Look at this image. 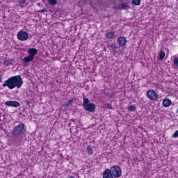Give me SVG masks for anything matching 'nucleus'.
Listing matches in <instances>:
<instances>
[{"mask_svg":"<svg viewBox=\"0 0 178 178\" xmlns=\"http://www.w3.org/2000/svg\"><path fill=\"white\" fill-rule=\"evenodd\" d=\"M48 3L51 6H55L58 3V0H48Z\"/></svg>","mask_w":178,"mask_h":178,"instance_id":"obj_16","label":"nucleus"},{"mask_svg":"<svg viewBox=\"0 0 178 178\" xmlns=\"http://www.w3.org/2000/svg\"><path fill=\"white\" fill-rule=\"evenodd\" d=\"M17 38L20 41H26L29 38V33L26 31H21L17 33Z\"/></svg>","mask_w":178,"mask_h":178,"instance_id":"obj_6","label":"nucleus"},{"mask_svg":"<svg viewBox=\"0 0 178 178\" xmlns=\"http://www.w3.org/2000/svg\"><path fill=\"white\" fill-rule=\"evenodd\" d=\"M108 49H110L111 52H116L118 49V46H116L115 44H110L108 46Z\"/></svg>","mask_w":178,"mask_h":178,"instance_id":"obj_14","label":"nucleus"},{"mask_svg":"<svg viewBox=\"0 0 178 178\" xmlns=\"http://www.w3.org/2000/svg\"><path fill=\"white\" fill-rule=\"evenodd\" d=\"M106 108H107L108 109H112V104H110V103H108V104H106Z\"/></svg>","mask_w":178,"mask_h":178,"instance_id":"obj_23","label":"nucleus"},{"mask_svg":"<svg viewBox=\"0 0 178 178\" xmlns=\"http://www.w3.org/2000/svg\"><path fill=\"white\" fill-rule=\"evenodd\" d=\"M12 134L13 136L22 137L24 134H26V125L24 124H19L14 128Z\"/></svg>","mask_w":178,"mask_h":178,"instance_id":"obj_3","label":"nucleus"},{"mask_svg":"<svg viewBox=\"0 0 178 178\" xmlns=\"http://www.w3.org/2000/svg\"><path fill=\"white\" fill-rule=\"evenodd\" d=\"M44 12H45V10H41V13H44Z\"/></svg>","mask_w":178,"mask_h":178,"instance_id":"obj_26","label":"nucleus"},{"mask_svg":"<svg viewBox=\"0 0 178 178\" xmlns=\"http://www.w3.org/2000/svg\"><path fill=\"white\" fill-rule=\"evenodd\" d=\"M82 106H83L86 111L88 112H95V104L91 103V101L89 100L88 98L83 97Z\"/></svg>","mask_w":178,"mask_h":178,"instance_id":"obj_2","label":"nucleus"},{"mask_svg":"<svg viewBox=\"0 0 178 178\" xmlns=\"http://www.w3.org/2000/svg\"><path fill=\"white\" fill-rule=\"evenodd\" d=\"M121 8L122 9H124V10H129L130 9V6L126 3H121Z\"/></svg>","mask_w":178,"mask_h":178,"instance_id":"obj_15","label":"nucleus"},{"mask_svg":"<svg viewBox=\"0 0 178 178\" xmlns=\"http://www.w3.org/2000/svg\"><path fill=\"white\" fill-rule=\"evenodd\" d=\"M33 60H34V58H32L30 56H26L22 59V65L23 66H27V63H30V62H33Z\"/></svg>","mask_w":178,"mask_h":178,"instance_id":"obj_10","label":"nucleus"},{"mask_svg":"<svg viewBox=\"0 0 178 178\" xmlns=\"http://www.w3.org/2000/svg\"><path fill=\"white\" fill-rule=\"evenodd\" d=\"M154 0H151V2H153Z\"/></svg>","mask_w":178,"mask_h":178,"instance_id":"obj_27","label":"nucleus"},{"mask_svg":"<svg viewBox=\"0 0 178 178\" xmlns=\"http://www.w3.org/2000/svg\"><path fill=\"white\" fill-rule=\"evenodd\" d=\"M163 105L165 106V108H168V106H170L172 105V101L169 99H165L163 100Z\"/></svg>","mask_w":178,"mask_h":178,"instance_id":"obj_13","label":"nucleus"},{"mask_svg":"<svg viewBox=\"0 0 178 178\" xmlns=\"http://www.w3.org/2000/svg\"><path fill=\"white\" fill-rule=\"evenodd\" d=\"M28 54L29 56H31V58H33L34 59V56L38 54V50L35 48H30L28 49Z\"/></svg>","mask_w":178,"mask_h":178,"instance_id":"obj_9","label":"nucleus"},{"mask_svg":"<svg viewBox=\"0 0 178 178\" xmlns=\"http://www.w3.org/2000/svg\"><path fill=\"white\" fill-rule=\"evenodd\" d=\"M73 102H74V99H71L70 100L67 101V104H65V106L69 108V106H70Z\"/></svg>","mask_w":178,"mask_h":178,"instance_id":"obj_17","label":"nucleus"},{"mask_svg":"<svg viewBox=\"0 0 178 178\" xmlns=\"http://www.w3.org/2000/svg\"><path fill=\"white\" fill-rule=\"evenodd\" d=\"M163 58H165V51H161L159 53V59L160 60H163Z\"/></svg>","mask_w":178,"mask_h":178,"instance_id":"obj_19","label":"nucleus"},{"mask_svg":"<svg viewBox=\"0 0 178 178\" xmlns=\"http://www.w3.org/2000/svg\"><path fill=\"white\" fill-rule=\"evenodd\" d=\"M19 3H22V5L26 3V0H19Z\"/></svg>","mask_w":178,"mask_h":178,"instance_id":"obj_25","label":"nucleus"},{"mask_svg":"<svg viewBox=\"0 0 178 178\" xmlns=\"http://www.w3.org/2000/svg\"><path fill=\"white\" fill-rule=\"evenodd\" d=\"M87 151H88V154H90V155H92L93 150H92V148L91 147V146H90V145L87 146Z\"/></svg>","mask_w":178,"mask_h":178,"instance_id":"obj_21","label":"nucleus"},{"mask_svg":"<svg viewBox=\"0 0 178 178\" xmlns=\"http://www.w3.org/2000/svg\"><path fill=\"white\" fill-rule=\"evenodd\" d=\"M127 109L129 112H134V111H136V107L134 106V105H131L128 107Z\"/></svg>","mask_w":178,"mask_h":178,"instance_id":"obj_20","label":"nucleus"},{"mask_svg":"<svg viewBox=\"0 0 178 178\" xmlns=\"http://www.w3.org/2000/svg\"><path fill=\"white\" fill-rule=\"evenodd\" d=\"M5 104L7 106H12L13 108H18V106H20V103L16 101H7Z\"/></svg>","mask_w":178,"mask_h":178,"instance_id":"obj_8","label":"nucleus"},{"mask_svg":"<svg viewBox=\"0 0 178 178\" xmlns=\"http://www.w3.org/2000/svg\"><path fill=\"white\" fill-rule=\"evenodd\" d=\"M141 3V0H132L131 5L138 6Z\"/></svg>","mask_w":178,"mask_h":178,"instance_id":"obj_18","label":"nucleus"},{"mask_svg":"<svg viewBox=\"0 0 178 178\" xmlns=\"http://www.w3.org/2000/svg\"><path fill=\"white\" fill-rule=\"evenodd\" d=\"M106 37L108 40H113L116 38V35H115V31H109L106 33Z\"/></svg>","mask_w":178,"mask_h":178,"instance_id":"obj_12","label":"nucleus"},{"mask_svg":"<svg viewBox=\"0 0 178 178\" xmlns=\"http://www.w3.org/2000/svg\"><path fill=\"white\" fill-rule=\"evenodd\" d=\"M117 42L119 47H123L124 45H126V44H127V40L124 36H121L117 39Z\"/></svg>","mask_w":178,"mask_h":178,"instance_id":"obj_7","label":"nucleus"},{"mask_svg":"<svg viewBox=\"0 0 178 178\" xmlns=\"http://www.w3.org/2000/svg\"><path fill=\"white\" fill-rule=\"evenodd\" d=\"M147 95L149 99L152 101H156V99H158V94L154 90H147Z\"/></svg>","mask_w":178,"mask_h":178,"instance_id":"obj_5","label":"nucleus"},{"mask_svg":"<svg viewBox=\"0 0 178 178\" xmlns=\"http://www.w3.org/2000/svg\"><path fill=\"white\" fill-rule=\"evenodd\" d=\"M23 86V79L20 75H17L9 78L3 84V87H8L10 90H13V88H20Z\"/></svg>","mask_w":178,"mask_h":178,"instance_id":"obj_1","label":"nucleus"},{"mask_svg":"<svg viewBox=\"0 0 178 178\" xmlns=\"http://www.w3.org/2000/svg\"><path fill=\"white\" fill-rule=\"evenodd\" d=\"M103 178H113V175L111 173V170L107 168L104 171Z\"/></svg>","mask_w":178,"mask_h":178,"instance_id":"obj_11","label":"nucleus"},{"mask_svg":"<svg viewBox=\"0 0 178 178\" xmlns=\"http://www.w3.org/2000/svg\"><path fill=\"white\" fill-rule=\"evenodd\" d=\"M110 172L115 177H120V176H122V169L119 165H113L111 167Z\"/></svg>","mask_w":178,"mask_h":178,"instance_id":"obj_4","label":"nucleus"},{"mask_svg":"<svg viewBox=\"0 0 178 178\" xmlns=\"http://www.w3.org/2000/svg\"><path fill=\"white\" fill-rule=\"evenodd\" d=\"M173 137H175V138H177V137H178V131H175V133L173 134Z\"/></svg>","mask_w":178,"mask_h":178,"instance_id":"obj_24","label":"nucleus"},{"mask_svg":"<svg viewBox=\"0 0 178 178\" xmlns=\"http://www.w3.org/2000/svg\"><path fill=\"white\" fill-rule=\"evenodd\" d=\"M174 66L178 67V58L175 57L174 59Z\"/></svg>","mask_w":178,"mask_h":178,"instance_id":"obj_22","label":"nucleus"}]
</instances>
